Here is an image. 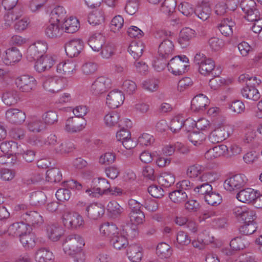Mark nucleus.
Instances as JSON below:
<instances>
[{
  "instance_id": "f257e3e1",
  "label": "nucleus",
  "mask_w": 262,
  "mask_h": 262,
  "mask_svg": "<svg viewBox=\"0 0 262 262\" xmlns=\"http://www.w3.org/2000/svg\"><path fill=\"white\" fill-rule=\"evenodd\" d=\"M92 184L90 187L82 185L78 181L71 180L64 182V185L71 189H75L80 192L81 194L95 196L96 194L100 195H133L128 191H125L118 188H110L108 182L103 178H95L93 180Z\"/></svg>"
},
{
  "instance_id": "f03ea898",
  "label": "nucleus",
  "mask_w": 262,
  "mask_h": 262,
  "mask_svg": "<svg viewBox=\"0 0 262 262\" xmlns=\"http://www.w3.org/2000/svg\"><path fill=\"white\" fill-rule=\"evenodd\" d=\"M193 62L198 67L199 73L204 76L211 75L215 77L221 73L220 69L215 68L214 61L200 52L195 55Z\"/></svg>"
},
{
  "instance_id": "7ed1b4c3",
  "label": "nucleus",
  "mask_w": 262,
  "mask_h": 262,
  "mask_svg": "<svg viewBox=\"0 0 262 262\" xmlns=\"http://www.w3.org/2000/svg\"><path fill=\"white\" fill-rule=\"evenodd\" d=\"M239 80H246V86L243 88L241 90L242 96L248 99L253 101H257L260 98V94L258 90L255 88V83L251 82V80L255 81L257 85H258L261 81L257 79L256 77H249L248 75H242L239 77Z\"/></svg>"
},
{
  "instance_id": "20e7f679",
  "label": "nucleus",
  "mask_w": 262,
  "mask_h": 262,
  "mask_svg": "<svg viewBox=\"0 0 262 262\" xmlns=\"http://www.w3.org/2000/svg\"><path fill=\"white\" fill-rule=\"evenodd\" d=\"M123 234L119 233V232L116 235L113 236L110 239L111 245L113 247L117 250H121L123 248H125L128 245V243L127 239L126 236L136 233L135 228L132 229L129 224H127L125 226H123Z\"/></svg>"
},
{
  "instance_id": "39448f33",
  "label": "nucleus",
  "mask_w": 262,
  "mask_h": 262,
  "mask_svg": "<svg viewBox=\"0 0 262 262\" xmlns=\"http://www.w3.org/2000/svg\"><path fill=\"white\" fill-rule=\"evenodd\" d=\"M188 63L189 59L185 55L176 56L168 62V70L174 75H180L185 72Z\"/></svg>"
},
{
  "instance_id": "423d86ee",
  "label": "nucleus",
  "mask_w": 262,
  "mask_h": 262,
  "mask_svg": "<svg viewBox=\"0 0 262 262\" xmlns=\"http://www.w3.org/2000/svg\"><path fill=\"white\" fill-rule=\"evenodd\" d=\"M111 80L105 76L97 77L92 83L90 91L94 96H100L111 88Z\"/></svg>"
},
{
  "instance_id": "0eeeda50",
  "label": "nucleus",
  "mask_w": 262,
  "mask_h": 262,
  "mask_svg": "<svg viewBox=\"0 0 262 262\" xmlns=\"http://www.w3.org/2000/svg\"><path fill=\"white\" fill-rule=\"evenodd\" d=\"M84 245V241L80 235L73 234L66 237L63 243V247L64 252L71 255L78 251Z\"/></svg>"
},
{
  "instance_id": "6e6552de",
  "label": "nucleus",
  "mask_w": 262,
  "mask_h": 262,
  "mask_svg": "<svg viewBox=\"0 0 262 262\" xmlns=\"http://www.w3.org/2000/svg\"><path fill=\"white\" fill-rule=\"evenodd\" d=\"M64 226L68 229H77L83 227L84 222L82 217L78 213L66 211L62 215Z\"/></svg>"
},
{
  "instance_id": "1a4fd4ad",
  "label": "nucleus",
  "mask_w": 262,
  "mask_h": 262,
  "mask_svg": "<svg viewBox=\"0 0 262 262\" xmlns=\"http://www.w3.org/2000/svg\"><path fill=\"white\" fill-rule=\"evenodd\" d=\"M48 50V44L45 41L38 40L29 46L27 52V58L29 61L44 56Z\"/></svg>"
},
{
  "instance_id": "9d476101",
  "label": "nucleus",
  "mask_w": 262,
  "mask_h": 262,
  "mask_svg": "<svg viewBox=\"0 0 262 262\" xmlns=\"http://www.w3.org/2000/svg\"><path fill=\"white\" fill-rule=\"evenodd\" d=\"M63 80V78L58 76L46 77L42 79V86L49 92L56 93L64 88Z\"/></svg>"
},
{
  "instance_id": "9b49d317",
  "label": "nucleus",
  "mask_w": 262,
  "mask_h": 262,
  "mask_svg": "<svg viewBox=\"0 0 262 262\" xmlns=\"http://www.w3.org/2000/svg\"><path fill=\"white\" fill-rule=\"evenodd\" d=\"M15 84L20 91L29 93L35 90L36 86V81L32 76L28 75H23L16 79Z\"/></svg>"
},
{
  "instance_id": "f8f14e48",
  "label": "nucleus",
  "mask_w": 262,
  "mask_h": 262,
  "mask_svg": "<svg viewBox=\"0 0 262 262\" xmlns=\"http://www.w3.org/2000/svg\"><path fill=\"white\" fill-rule=\"evenodd\" d=\"M248 179L245 174H237L227 179L224 183L225 189L229 191L239 189L247 183Z\"/></svg>"
},
{
  "instance_id": "ddd939ff",
  "label": "nucleus",
  "mask_w": 262,
  "mask_h": 262,
  "mask_svg": "<svg viewBox=\"0 0 262 262\" xmlns=\"http://www.w3.org/2000/svg\"><path fill=\"white\" fill-rule=\"evenodd\" d=\"M240 7L245 13L244 17L247 20L256 19L260 14L253 0H242Z\"/></svg>"
},
{
  "instance_id": "4468645a",
  "label": "nucleus",
  "mask_w": 262,
  "mask_h": 262,
  "mask_svg": "<svg viewBox=\"0 0 262 262\" xmlns=\"http://www.w3.org/2000/svg\"><path fill=\"white\" fill-rule=\"evenodd\" d=\"M124 99V95L121 91L114 90L107 94L106 104L110 108L114 109L122 104Z\"/></svg>"
},
{
  "instance_id": "2eb2a0df",
  "label": "nucleus",
  "mask_w": 262,
  "mask_h": 262,
  "mask_svg": "<svg viewBox=\"0 0 262 262\" xmlns=\"http://www.w3.org/2000/svg\"><path fill=\"white\" fill-rule=\"evenodd\" d=\"M85 125V120L83 118L72 117L67 120L64 129L68 133H77L82 130Z\"/></svg>"
},
{
  "instance_id": "dca6fc26",
  "label": "nucleus",
  "mask_w": 262,
  "mask_h": 262,
  "mask_svg": "<svg viewBox=\"0 0 262 262\" xmlns=\"http://www.w3.org/2000/svg\"><path fill=\"white\" fill-rule=\"evenodd\" d=\"M83 41L80 39H74L70 40L66 44L65 51L67 55L70 57L77 56L83 50Z\"/></svg>"
},
{
  "instance_id": "f3484780",
  "label": "nucleus",
  "mask_w": 262,
  "mask_h": 262,
  "mask_svg": "<svg viewBox=\"0 0 262 262\" xmlns=\"http://www.w3.org/2000/svg\"><path fill=\"white\" fill-rule=\"evenodd\" d=\"M2 58L6 65H13L21 60L22 54L16 48L11 47L6 50Z\"/></svg>"
},
{
  "instance_id": "a211bd4d",
  "label": "nucleus",
  "mask_w": 262,
  "mask_h": 262,
  "mask_svg": "<svg viewBox=\"0 0 262 262\" xmlns=\"http://www.w3.org/2000/svg\"><path fill=\"white\" fill-rule=\"evenodd\" d=\"M234 214L237 220L243 222L244 224L255 222V213L251 210H243L241 207H237L234 209Z\"/></svg>"
},
{
  "instance_id": "6ab92c4d",
  "label": "nucleus",
  "mask_w": 262,
  "mask_h": 262,
  "mask_svg": "<svg viewBox=\"0 0 262 262\" xmlns=\"http://www.w3.org/2000/svg\"><path fill=\"white\" fill-rule=\"evenodd\" d=\"M88 217L93 220H97L103 216L105 212V207L100 203H93L86 209Z\"/></svg>"
},
{
  "instance_id": "aec40b11",
  "label": "nucleus",
  "mask_w": 262,
  "mask_h": 262,
  "mask_svg": "<svg viewBox=\"0 0 262 262\" xmlns=\"http://www.w3.org/2000/svg\"><path fill=\"white\" fill-rule=\"evenodd\" d=\"M7 120L13 124H21L26 119L25 113L17 108H9L5 113Z\"/></svg>"
},
{
  "instance_id": "412c9836",
  "label": "nucleus",
  "mask_w": 262,
  "mask_h": 262,
  "mask_svg": "<svg viewBox=\"0 0 262 262\" xmlns=\"http://www.w3.org/2000/svg\"><path fill=\"white\" fill-rule=\"evenodd\" d=\"M34 69L38 73H41L49 70L55 63L53 57L51 56L45 55L36 59Z\"/></svg>"
},
{
  "instance_id": "4be33fe9",
  "label": "nucleus",
  "mask_w": 262,
  "mask_h": 262,
  "mask_svg": "<svg viewBox=\"0 0 262 262\" xmlns=\"http://www.w3.org/2000/svg\"><path fill=\"white\" fill-rule=\"evenodd\" d=\"M45 33L46 36L49 38H57L63 33V27L60 23L50 21V24L46 26Z\"/></svg>"
},
{
  "instance_id": "5701e85b",
  "label": "nucleus",
  "mask_w": 262,
  "mask_h": 262,
  "mask_svg": "<svg viewBox=\"0 0 262 262\" xmlns=\"http://www.w3.org/2000/svg\"><path fill=\"white\" fill-rule=\"evenodd\" d=\"M56 71L59 74L71 77L76 72V64L71 61H62L57 64Z\"/></svg>"
},
{
  "instance_id": "b1692460",
  "label": "nucleus",
  "mask_w": 262,
  "mask_h": 262,
  "mask_svg": "<svg viewBox=\"0 0 262 262\" xmlns=\"http://www.w3.org/2000/svg\"><path fill=\"white\" fill-rule=\"evenodd\" d=\"M228 152V147L224 144H221L208 150L205 154V157L206 159L211 160L224 156Z\"/></svg>"
},
{
  "instance_id": "393cba45",
  "label": "nucleus",
  "mask_w": 262,
  "mask_h": 262,
  "mask_svg": "<svg viewBox=\"0 0 262 262\" xmlns=\"http://www.w3.org/2000/svg\"><path fill=\"white\" fill-rule=\"evenodd\" d=\"M23 217L26 221L28 227H30L31 225L33 227L38 226L43 223L42 216L36 211L26 212L23 215Z\"/></svg>"
},
{
  "instance_id": "a878e982",
  "label": "nucleus",
  "mask_w": 262,
  "mask_h": 262,
  "mask_svg": "<svg viewBox=\"0 0 262 262\" xmlns=\"http://www.w3.org/2000/svg\"><path fill=\"white\" fill-rule=\"evenodd\" d=\"M209 103L208 98L203 94H201L195 96L191 102V109L194 112L203 111L204 108Z\"/></svg>"
},
{
  "instance_id": "bb28decb",
  "label": "nucleus",
  "mask_w": 262,
  "mask_h": 262,
  "mask_svg": "<svg viewBox=\"0 0 262 262\" xmlns=\"http://www.w3.org/2000/svg\"><path fill=\"white\" fill-rule=\"evenodd\" d=\"M29 227L24 222H19L13 223L11 225L9 228L4 229V231L7 230L10 235L14 236L20 237L24 233H26Z\"/></svg>"
},
{
  "instance_id": "cd10ccee",
  "label": "nucleus",
  "mask_w": 262,
  "mask_h": 262,
  "mask_svg": "<svg viewBox=\"0 0 262 262\" xmlns=\"http://www.w3.org/2000/svg\"><path fill=\"white\" fill-rule=\"evenodd\" d=\"M127 255L132 262H140L143 253L142 248L138 244H132L128 246Z\"/></svg>"
},
{
  "instance_id": "c85d7f7f",
  "label": "nucleus",
  "mask_w": 262,
  "mask_h": 262,
  "mask_svg": "<svg viewBox=\"0 0 262 262\" xmlns=\"http://www.w3.org/2000/svg\"><path fill=\"white\" fill-rule=\"evenodd\" d=\"M174 50V45L170 40H164L159 46L158 53L162 58H169Z\"/></svg>"
},
{
  "instance_id": "c756f323",
  "label": "nucleus",
  "mask_w": 262,
  "mask_h": 262,
  "mask_svg": "<svg viewBox=\"0 0 262 262\" xmlns=\"http://www.w3.org/2000/svg\"><path fill=\"white\" fill-rule=\"evenodd\" d=\"M192 121V119L189 118L185 120L181 116H176L171 120L169 128L173 133H178L183 126L187 128V124Z\"/></svg>"
},
{
  "instance_id": "7c9ffc66",
  "label": "nucleus",
  "mask_w": 262,
  "mask_h": 262,
  "mask_svg": "<svg viewBox=\"0 0 262 262\" xmlns=\"http://www.w3.org/2000/svg\"><path fill=\"white\" fill-rule=\"evenodd\" d=\"M194 12L198 18L205 21L210 17L211 9L208 3L203 2L195 7Z\"/></svg>"
},
{
  "instance_id": "2f4dec72",
  "label": "nucleus",
  "mask_w": 262,
  "mask_h": 262,
  "mask_svg": "<svg viewBox=\"0 0 262 262\" xmlns=\"http://www.w3.org/2000/svg\"><path fill=\"white\" fill-rule=\"evenodd\" d=\"M105 37L100 33L92 35L88 40L89 45L94 51L98 52L104 43Z\"/></svg>"
},
{
  "instance_id": "473e14b6",
  "label": "nucleus",
  "mask_w": 262,
  "mask_h": 262,
  "mask_svg": "<svg viewBox=\"0 0 262 262\" xmlns=\"http://www.w3.org/2000/svg\"><path fill=\"white\" fill-rule=\"evenodd\" d=\"M177 190L168 192L169 196H172L173 195H176L177 194L178 195L185 194V196H188V194L185 191L192 189L193 185L189 180H184L177 184Z\"/></svg>"
},
{
  "instance_id": "72a5a7b5",
  "label": "nucleus",
  "mask_w": 262,
  "mask_h": 262,
  "mask_svg": "<svg viewBox=\"0 0 262 262\" xmlns=\"http://www.w3.org/2000/svg\"><path fill=\"white\" fill-rule=\"evenodd\" d=\"M195 31L189 28H183L180 33L179 38L178 39L179 43L181 45L182 48H186L188 45L189 41L194 37Z\"/></svg>"
},
{
  "instance_id": "f704fd0d",
  "label": "nucleus",
  "mask_w": 262,
  "mask_h": 262,
  "mask_svg": "<svg viewBox=\"0 0 262 262\" xmlns=\"http://www.w3.org/2000/svg\"><path fill=\"white\" fill-rule=\"evenodd\" d=\"M50 21L62 24L67 17V11L64 8L58 6L54 8L51 12Z\"/></svg>"
},
{
  "instance_id": "c9c22d12",
  "label": "nucleus",
  "mask_w": 262,
  "mask_h": 262,
  "mask_svg": "<svg viewBox=\"0 0 262 262\" xmlns=\"http://www.w3.org/2000/svg\"><path fill=\"white\" fill-rule=\"evenodd\" d=\"M228 137L224 127H220L213 130L209 136V140L212 143H217L225 140Z\"/></svg>"
},
{
  "instance_id": "e433bc0d",
  "label": "nucleus",
  "mask_w": 262,
  "mask_h": 262,
  "mask_svg": "<svg viewBox=\"0 0 262 262\" xmlns=\"http://www.w3.org/2000/svg\"><path fill=\"white\" fill-rule=\"evenodd\" d=\"M2 98L3 102L8 106L15 105L19 100L18 92L14 90L5 92L3 94Z\"/></svg>"
},
{
  "instance_id": "4c0bfd02",
  "label": "nucleus",
  "mask_w": 262,
  "mask_h": 262,
  "mask_svg": "<svg viewBox=\"0 0 262 262\" xmlns=\"http://www.w3.org/2000/svg\"><path fill=\"white\" fill-rule=\"evenodd\" d=\"M48 236L53 242L58 241L63 234L62 228L55 225H49L47 227Z\"/></svg>"
},
{
  "instance_id": "58836bf2",
  "label": "nucleus",
  "mask_w": 262,
  "mask_h": 262,
  "mask_svg": "<svg viewBox=\"0 0 262 262\" xmlns=\"http://www.w3.org/2000/svg\"><path fill=\"white\" fill-rule=\"evenodd\" d=\"M99 230L101 234L108 237L110 239L118 232L117 227L113 223L105 222L102 224Z\"/></svg>"
},
{
  "instance_id": "ea45409f",
  "label": "nucleus",
  "mask_w": 262,
  "mask_h": 262,
  "mask_svg": "<svg viewBox=\"0 0 262 262\" xmlns=\"http://www.w3.org/2000/svg\"><path fill=\"white\" fill-rule=\"evenodd\" d=\"M234 26V21L229 18H225L219 25L218 28L223 35L230 36L233 34V27Z\"/></svg>"
},
{
  "instance_id": "a19ab883",
  "label": "nucleus",
  "mask_w": 262,
  "mask_h": 262,
  "mask_svg": "<svg viewBox=\"0 0 262 262\" xmlns=\"http://www.w3.org/2000/svg\"><path fill=\"white\" fill-rule=\"evenodd\" d=\"M8 11L4 16V20L5 26L9 27L14 20L19 19L22 16L23 12L20 9L17 8Z\"/></svg>"
},
{
  "instance_id": "79ce46f5",
  "label": "nucleus",
  "mask_w": 262,
  "mask_h": 262,
  "mask_svg": "<svg viewBox=\"0 0 262 262\" xmlns=\"http://www.w3.org/2000/svg\"><path fill=\"white\" fill-rule=\"evenodd\" d=\"M27 127L30 132L33 133H39L46 128L43 120L36 117L32 118L29 121Z\"/></svg>"
},
{
  "instance_id": "37998d69",
  "label": "nucleus",
  "mask_w": 262,
  "mask_h": 262,
  "mask_svg": "<svg viewBox=\"0 0 262 262\" xmlns=\"http://www.w3.org/2000/svg\"><path fill=\"white\" fill-rule=\"evenodd\" d=\"M53 253L48 249L41 248L38 249L35 254L36 262H52Z\"/></svg>"
},
{
  "instance_id": "c03bdc74",
  "label": "nucleus",
  "mask_w": 262,
  "mask_h": 262,
  "mask_svg": "<svg viewBox=\"0 0 262 262\" xmlns=\"http://www.w3.org/2000/svg\"><path fill=\"white\" fill-rule=\"evenodd\" d=\"M193 190L196 193L201 195H209L210 196L211 195H219L218 193H215L212 191V187L211 185L208 183H204L202 184H198V185L193 188Z\"/></svg>"
},
{
  "instance_id": "a18cd8bd",
  "label": "nucleus",
  "mask_w": 262,
  "mask_h": 262,
  "mask_svg": "<svg viewBox=\"0 0 262 262\" xmlns=\"http://www.w3.org/2000/svg\"><path fill=\"white\" fill-rule=\"evenodd\" d=\"M144 47L143 43L141 42H132L128 48V51L135 59L140 57L142 54Z\"/></svg>"
},
{
  "instance_id": "49530a36",
  "label": "nucleus",
  "mask_w": 262,
  "mask_h": 262,
  "mask_svg": "<svg viewBox=\"0 0 262 262\" xmlns=\"http://www.w3.org/2000/svg\"><path fill=\"white\" fill-rule=\"evenodd\" d=\"M63 29L65 32L68 33L76 32L79 28V24L78 19L75 17H70L68 19H65L62 23Z\"/></svg>"
},
{
  "instance_id": "de8ad7c7",
  "label": "nucleus",
  "mask_w": 262,
  "mask_h": 262,
  "mask_svg": "<svg viewBox=\"0 0 262 262\" xmlns=\"http://www.w3.org/2000/svg\"><path fill=\"white\" fill-rule=\"evenodd\" d=\"M17 144L14 141H6L2 142L0 145V149L4 154L8 155H16Z\"/></svg>"
},
{
  "instance_id": "09e8293b",
  "label": "nucleus",
  "mask_w": 262,
  "mask_h": 262,
  "mask_svg": "<svg viewBox=\"0 0 262 262\" xmlns=\"http://www.w3.org/2000/svg\"><path fill=\"white\" fill-rule=\"evenodd\" d=\"M157 254L161 258H167L172 253L171 247L165 243H161L158 245L156 249Z\"/></svg>"
},
{
  "instance_id": "8fccbe9b",
  "label": "nucleus",
  "mask_w": 262,
  "mask_h": 262,
  "mask_svg": "<svg viewBox=\"0 0 262 262\" xmlns=\"http://www.w3.org/2000/svg\"><path fill=\"white\" fill-rule=\"evenodd\" d=\"M248 242L242 236H238L231 240L230 246L233 250H241L248 246Z\"/></svg>"
},
{
  "instance_id": "3c124183",
  "label": "nucleus",
  "mask_w": 262,
  "mask_h": 262,
  "mask_svg": "<svg viewBox=\"0 0 262 262\" xmlns=\"http://www.w3.org/2000/svg\"><path fill=\"white\" fill-rule=\"evenodd\" d=\"M130 221L132 223V226L133 228L130 227L132 229L135 228L136 230V225H138L143 223L145 216L142 211L141 210L138 211H131L129 215Z\"/></svg>"
},
{
  "instance_id": "603ef678",
  "label": "nucleus",
  "mask_w": 262,
  "mask_h": 262,
  "mask_svg": "<svg viewBox=\"0 0 262 262\" xmlns=\"http://www.w3.org/2000/svg\"><path fill=\"white\" fill-rule=\"evenodd\" d=\"M62 174L60 170L57 168L48 169L46 172V180L51 183H56L60 181Z\"/></svg>"
},
{
  "instance_id": "864d4df0",
  "label": "nucleus",
  "mask_w": 262,
  "mask_h": 262,
  "mask_svg": "<svg viewBox=\"0 0 262 262\" xmlns=\"http://www.w3.org/2000/svg\"><path fill=\"white\" fill-rule=\"evenodd\" d=\"M31 228L29 227L26 233L19 237L20 241L25 247H32L35 244L34 235L31 233Z\"/></svg>"
},
{
  "instance_id": "5fc2aeb1",
  "label": "nucleus",
  "mask_w": 262,
  "mask_h": 262,
  "mask_svg": "<svg viewBox=\"0 0 262 262\" xmlns=\"http://www.w3.org/2000/svg\"><path fill=\"white\" fill-rule=\"evenodd\" d=\"M176 6V0H164L161 6L160 10L162 13L170 15L175 11Z\"/></svg>"
},
{
  "instance_id": "6e6d98bb",
  "label": "nucleus",
  "mask_w": 262,
  "mask_h": 262,
  "mask_svg": "<svg viewBox=\"0 0 262 262\" xmlns=\"http://www.w3.org/2000/svg\"><path fill=\"white\" fill-rule=\"evenodd\" d=\"M206 138V135L200 132H193L188 135L189 140L195 146L201 144Z\"/></svg>"
},
{
  "instance_id": "4d7b16f0",
  "label": "nucleus",
  "mask_w": 262,
  "mask_h": 262,
  "mask_svg": "<svg viewBox=\"0 0 262 262\" xmlns=\"http://www.w3.org/2000/svg\"><path fill=\"white\" fill-rule=\"evenodd\" d=\"M43 123L45 125H51L56 123L58 121V115L56 112L49 111L42 115Z\"/></svg>"
},
{
  "instance_id": "13d9d810",
  "label": "nucleus",
  "mask_w": 262,
  "mask_h": 262,
  "mask_svg": "<svg viewBox=\"0 0 262 262\" xmlns=\"http://www.w3.org/2000/svg\"><path fill=\"white\" fill-rule=\"evenodd\" d=\"M100 54L102 58L109 59L115 53V47L113 43H107L102 46Z\"/></svg>"
},
{
  "instance_id": "bf43d9fd",
  "label": "nucleus",
  "mask_w": 262,
  "mask_h": 262,
  "mask_svg": "<svg viewBox=\"0 0 262 262\" xmlns=\"http://www.w3.org/2000/svg\"><path fill=\"white\" fill-rule=\"evenodd\" d=\"M120 119L119 114L116 112H111L106 114L104 118L105 124L109 127L117 124Z\"/></svg>"
},
{
  "instance_id": "052dcab7",
  "label": "nucleus",
  "mask_w": 262,
  "mask_h": 262,
  "mask_svg": "<svg viewBox=\"0 0 262 262\" xmlns=\"http://www.w3.org/2000/svg\"><path fill=\"white\" fill-rule=\"evenodd\" d=\"M104 17L103 13L100 11H96L90 14L88 16V21L93 25H97L103 23Z\"/></svg>"
},
{
  "instance_id": "680f3d73",
  "label": "nucleus",
  "mask_w": 262,
  "mask_h": 262,
  "mask_svg": "<svg viewBox=\"0 0 262 262\" xmlns=\"http://www.w3.org/2000/svg\"><path fill=\"white\" fill-rule=\"evenodd\" d=\"M124 24V19L121 15L115 16L111 21V29L116 33L121 31Z\"/></svg>"
},
{
  "instance_id": "e2e57ef3",
  "label": "nucleus",
  "mask_w": 262,
  "mask_h": 262,
  "mask_svg": "<svg viewBox=\"0 0 262 262\" xmlns=\"http://www.w3.org/2000/svg\"><path fill=\"white\" fill-rule=\"evenodd\" d=\"M257 226L256 222L244 224L239 228V232L243 235H250L253 233L256 230Z\"/></svg>"
},
{
  "instance_id": "0e129e2a",
  "label": "nucleus",
  "mask_w": 262,
  "mask_h": 262,
  "mask_svg": "<svg viewBox=\"0 0 262 262\" xmlns=\"http://www.w3.org/2000/svg\"><path fill=\"white\" fill-rule=\"evenodd\" d=\"M160 181L162 185L166 187L170 186L174 183L175 177L173 174L169 172H163L160 177Z\"/></svg>"
},
{
  "instance_id": "69168bd1",
  "label": "nucleus",
  "mask_w": 262,
  "mask_h": 262,
  "mask_svg": "<svg viewBox=\"0 0 262 262\" xmlns=\"http://www.w3.org/2000/svg\"><path fill=\"white\" fill-rule=\"evenodd\" d=\"M204 168L200 165L189 166L187 170V175L190 178H196L203 172Z\"/></svg>"
},
{
  "instance_id": "338daca9",
  "label": "nucleus",
  "mask_w": 262,
  "mask_h": 262,
  "mask_svg": "<svg viewBox=\"0 0 262 262\" xmlns=\"http://www.w3.org/2000/svg\"><path fill=\"white\" fill-rule=\"evenodd\" d=\"M142 86L147 91L155 92L159 88V81L156 79H148L143 82Z\"/></svg>"
},
{
  "instance_id": "774afa93",
  "label": "nucleus",
  "mask_w": 262,
  "mask_h": 262,
  "mask_svg": "<svg viewBox=\"0 0 262 262\" xmlns=\"http://www.w3.org/2000/svg\"><path fill=\"white\" fill-rule=\"evenodd\" d=\"M116 155L113 152H107L101 155L99 158V163L104 165H110L114 162Z\"/></svg>"
}]
</instances>
